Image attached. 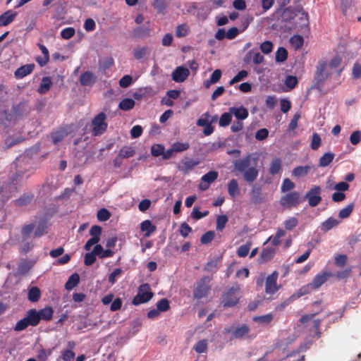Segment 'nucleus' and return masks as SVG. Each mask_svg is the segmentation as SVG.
<instances>
[{
    "mask_svg": "<svg viewBox=\"0 0 361 361\" xmlns=\"http://www.w3.org/2000/svg\"><path fill=\"white\" fill-rule=\"evenodd\" d=\"M189 32L188 26L185 24H182L178 25L176 30V35L178 37H185L188 35Z\"/></svg>",
    "mask_w": 361,
    "mask_h": 361,
    "instance_id": "obj_50",
    "label": "nucleus"
},
{
    "mask_svg": "<svg viewBox=\"0 0 361 361\" xmlns=\"http://www.w3.org/2000/svg\"><path fill=\"white\" fill-rule=\"evenodd\" d=\"M322 143V140L320 136L317 133H314L312 135V143H311V147L312 149L316 150L317 149Z\"/></svg>",
    "mask_w": 361,
    "mask_h": 361,
    "instance_id": "obj_61",
    "label": "nucleus"
},
{
    "mask_svg": "<svg viewBox=\"0 0 361 361\" xmlns=\"http://www.w3.org/2000/svg\"><path fill=\"white\" fill-rule=\"evenodd\" d=\"M228 194L232 197H235L240 192L239 186L235 179H232L228 184Z\"/></svg>",
    "mask_w": 361,
    "mask_h": 361,
    "instance_id": "obj_25",
    "label": "nucleus"
},
{
    "mask_svg": "<svg viewBox=\"0 0 361 361\" xmlns=\"http://www.w3.org/2000/svg\"><path fill=\"white\" fill-rule=\"evenodd\" d=\"M147 52V48L145 47H136L133 49V56L136 59H142Z\"/></svg>",
    "mask_w": 361,
    "mask_h": 361,
    "instance_id": "obj_49",
    "label": "nucleus"
},
{
    "mask_svg": "<svg viewBox=\"0 0 361 361\" xmlns=\"http://www.w3.org/2000/svg\"><path fill=\"white\" fill-rule=\"evenodd\" d=\"M122 273L123 270L121 269H115L109 276V282L111 284H114L116 281L117 279L121 275Z\"/></svg>",
    "mask_w": 361,
    "mask_h": 361,
    "instance_id": "obj_55",
    "label": "nucleus"
},
{
    "mask_svg": "<svg viewBox=\"0 0 361 361\" xmlns=\"http://www.w3.org/2000/svg\"><path fill=\"white\" fill-rule=\"evenodd\" d=\"M288 52L283 47H280L276 52V61L277 62H283L286 60Z\"/></svg>",
    "mask_w": 361,
    "mask_h": 361,
    "instance_id": "obj_44",
    "label": "nucleus"
},
{
    "mask_svg": "<svg viewBox=\"0 0 361 361\" xmlns=\"http://www.w3.org/2000/svg\"><path fill=\"white\" fill-rule=\"evenodd\" d=\"M310 166H300L295 168L292 174L296 178H301L305 176L310 171Z\"/></svg>",
    "mask_w": 361,
    "mask_h": 361,
    "instance_id": "obj_27",
    "label": "nucleus"
},
{
    "mask_svg": "<svg viewBox=\"0 0 361 361\" xmlns=\"http://www.w3.org/2000/svg\"><path fill=\"white\" fill-rule=\"evenodd\" d=\"M228 221V218L225 215L218 216L216 219V229L222 231Z\"/></svg>",
    "mask_w": 361,
    "mask_h": 361,
    "instance_id": "obj_57",
    "label": "nucleus"
},
{
    "mask_svg": "<svg viewBox=\"0 0 361 361\" xmlns=\"http://www.w3.org/2000/svg\"><path fill=\"white\" fill-rule=\"evenodd\" d=\"M281 169V161L280 159H274L270 165L269 172L270 173L274 175L278 173Z\"/></svg>",
    "mask_w": 361,
    "mask_h": 361,
    "instance_id": "obj_40",
    "label": "nucleus"
},
{
    "mask_svg": "<svg viewBox=\"0 0 361 361\" xmlns=\"http://www.w3.org/2000/svg\"><path fill=\"white\" fill-rule=\"evenodd\" d=\"M240 288L235 286L231 288L223 296L221 303L224 307L234 306L238 302V292Z\"/></svg>",
    "mask_w": 361,
    "mask_h": 361,
    "instance_id": "obj_7",
    "label": "nucleus"
},
{
    "mask_svg": "<svg viewBox=\"0 0 361 361\" xmlns=\"http://www.w3.org/2000/svg\"><path fill=\"white\" fill-rule=\"evenodd\" d=\"M34 247V244L31 238L26 239L22 238L20 243V250L22 252L27 253L30 251Z\"/></svg>",
    "mask_w": 361,
    "mask_h": 361,
    "instance_id": "obj_33",
    "label": "nucleus"
},
{
    "mask_svg": "<svg viewBox=\"0 0 361 361\" xmlns=\"http://www.w3.org/2000/svg\"><path fill=\"white\" fill-rule=\"evenodd\" d=\"M218 178V172L211 171L204 174L201 178V183L199 185V188L201 190H206L209 188L210 184Z\"/></svg>",
    "mask_w": 361,
    "mask_h": 361,
    "instance_id": "obj_13",
    "label": "nucleus"
},
{
    "mask_svg": "<svg viewBox=\"0 0 361 361\" xmlns=\"http://www.w3.org/2000/svg\"><path fill=\"white\" fill-rule=\"evenodd\" d=\"M35 228V225L34 224L25 225L21 231L22 238H25V240L31 238V235L34 232Z\"/></svg>",
    "mask_w": 361,
    "mask_h": 361,
    "instance_id": "obj_31",
    "label": "nucleus"
},
{
    "mask_svg": "<svg viewBox=\"0 0 361 361\" xmlns=\"http://www.w3.org/2000/svg\"><path fill=\"white\" fill-rule=\"evenodd\" d=\"M350 141L353 145H357L361 141V132L360 130L354 131L350 137Z\"/></svg>",
    "mask_w": 361,
    "mask_h": 361,
    "instance_id": "obj_62",
    "label": "nucleus"
},
{
    "mask_svg": "<svg viewBox=\"0 0 361 361\" xmlns=\"http://www.w3.org/2000/svg\"><path fill=\"white\" fill-rule=\"evenodd\" d=\"M195 350L198 353H204L207 349V343L205 340L200 341L195 346Z\"/></svg>",
    "mask_w": 361,
    "mask_h": 361,
    "instance_id": "obj_59",
    "label": "nucleus"
},
{
    "mask_svg": "<svg viewBox=\"0 0 361 361\" xmlns=\"http://www.w3.org/2000/svg\"><path fill=\"white\" fill-rule=\"evenodd\" d=\"M164 146L161 145H154L151 147V153L154 157L162 156L164 154Z\"/></svg>",
    "mask_w": 361,
    "mask_h": 361,
    "instance_id": "obj_60",
    "label": "nucleus"
},
{
    "mask_svg": "<svg viewBox=\"0 0 361 361\" xmlns=\"http://www.w3.org/2000/svg\"><path fill=\"white\" fill-rule=\"evenodd\" d=\"M278 276V272L274 271L271 275L267 276L265 283V292L267 294H274L279 290V286L276 283Z\"/></svg>",
    "mask_w": 361,
    "mask_h": 361,
    "instance_id": "obj_11",
    "label": "nucleus"
},
{
    "mask_svg": "<svg viewBox=\"0 0 361 361\" xmlns=\"http://www.w3.org/2000/svg\"><path fill=\"white\" fill-rule=\"evenodd\" d=\"M221 77V70H219V69L215 70L212 73V74L209 78V80H208L205 82L206 87H209L210 84H214V83L217 82L220 80Z\"/></svg>",
    "mask_w": 361,
    "mask_h": 361,
    "instance_id": "obj_41",
    "label": "nucleus"
},
{
    "mask_svg": "<svg viewBox=\"0 0 361 361\" xmlns=\"http://www.w3.org/2000/svg\"><path fill=\"white\" fill-rule=\"evenodd\" d=\"M303 38L300 35H294L290 39V42L291 45L295 49H298L300 48L303 44Z\"/></svg>",
    "mask_w": 361,
    "mask_h": 361,
    "instance_id": "obj_46",
    "label": "nucleus"
},
{
    "mask_svg": "<svg viewBox=\"0 0 361 361\" xmlns=\"http://www.w3.org/2000/svg\"><path fill=\"white\" fill-rule=\"evenodd\" d=\"M40 320H50L52 318L54 310L51 307H46L37 311Z\"/></svg>",
    "mask_w": 361,
    "mask_h": 361,
    "instance_id": "obj_28",
    "label": "nucleus"
},
{
    "mask_svg": "<svg viewBox=\"0 0 361 361\" xmlns=\"http://www.w3.org/2000/svg\"><path fill=\"white\" fill-rule=\"evenodd\" d=\"M231 114H230V111L224 113L219 119V126L221 127H226L227 126L231 121Z\"/></svg>",
    "mask_w": 361,
    "mask_h": 361,
    "instance_id": "obj_47",
    "label": "nucleus"
},
{
    "mask_svg": "<svg viewBox=\"0 0 361 361\" xmlns=\"http://www.w3.org/2000/svg\"><path fill=\"white\" fill-rule=\"evenodd\" d=\"M135 154V149L130 146H125L119 151L118 157L123 159L132 157Z\"/></svg>",
    "mask_w": 361,
    "mask_h": 361,
    "instance_id": "obj_30",
    "label": "nucleus"
},
{
    "mask_svg": "<svg viewBox=\"0 0 361 361\" xmlns=\"http://www.w3.org/2000/svg\"><path fill=\"white\" fill-rule=\"evenodd\" d=\"M52 85L51 78L49 77H44L42 80V82L37 90V92L42 94L47 92Z\"/></svg>",
    "mask_w": 361,
    "mask_h": 361,
    "instance_id": "obj_23",
    "label": "nucleus"
},
{
    "mask_svg": "<svg viewBox=\"0 0 361 361\" xmlns=\"http://www.w3.org/2000/svg\"><path fill=\"white\" fill-rule=\"evenodd\" d=\"M40 298V290L37 287H32L28 292V299L32 302H37Z\"/></svg>",
    "mask_w": 361,
    "mask_h": 361,
    "instance_id": "obj_39",
    "label": "nucleus"
},
{
    "mask_svg": "<svg viewBox=\"0 0 361 361\" xmlns=\"http://www.w3.org/2000/svg\"><path fill=\"white\" fill-rule=\"evenodd\" d=\"M274 318L272 314L269 313L262 316H257L253 318V320L257 323L268 324H269Z\"/></svg>",
    "mask_w": 361,
    "mask_h": 361,
    "instance_id": "obj_38",
    "label": "nucleus"
},
{
    "mask_svg": "<svg viewBox=\"0 0 361 361\" xmlns=\"http://www.w3.org/2000/svg\"><path fill=\"white\" fill-rule=\"evenodd\" d=\"M97 81V77L90 71H85L80 78V82L83 86H92Z\"/></svg>",
    "mask_w": 361,
    "mask_h": 361,
    "instance_id": "obj_15",
    "label": "nucleus"
},
{
    "mask_svg": "<svg viewBox=\"0 0 361 361\" xmlns=\"http://www.w3.org/2000/svg\"><path fill=\"white\" fill-rule=\"evenodd\" d=\"M154 293L151 291L150 286L148 283L141 285L138 288L137 294L133 300L134 305H139L151 300Z\"/></svg>",
    "mask_w": 361,
    "mask_h": 361,
    "instance_id": "obj_5",
    "label": "nucleus"
},
{
    "mask_svg": "<svg viewBox=\"0 0 361 361\" xmlns=\"http://www.w3.org/2000/svg\"><path fill=\"white\" fill-rule=\"evenodd\" d=\"M294 188L295 183L289 178H285L281 186V190L282 192H286L293 190Z\"/></svg>",
    "mask_w": 361,
    "mask_h": 361,
    "instance_id": "obj_45",
    "label": "nucleus"
},
{
    "mask_svg": "<svg viewBox=\"0 0 361 361\" xmlns=\"http://www.w3.org/2000/svg\"><path fill=\"white\" fill-rule=\"evenodd\" d=\"M298 221L295 217H290L284 221V226L287 230L291 231L297 226Z\"/></svg>",
    "mask_w": 361,
    "mask_h": 361,
    "instance_id": "obj_52",
    "label": "nucleus"
},
{
    "mask_svg": "<svg viewBox=\"0 0 361 361\" xmlns=\"http://www.w3.org/2000/svg\"><path fill=\"white\" fill-rule=\"evenodd\" d=\"M111 216V213L106 209H101L97 212V219L101 221H107Z\"/></svg>",
    "mask_w": 361,
    "mask_h": 361,
    "instance_id": "obj_54",
    "label": "nucleus"
},
{
    "mask_svg": "<svg viewBox=\"0 0 361 361\" xmlns=\"http://www.w3.org/2000/svg\"><path fill=\"white\" fill-rule=\"evenodd\" d=\"M249 327L246 325H242L240 326H231L224 329L225 334H232L233 338H244L247 337L249 333Z\"/></svg>",
    "mask_w": 361,
    "mask_h": 361,
    "instance_id": "obj_9",
    "label": "nucleus"
},
{
    "mask_svg": "<svg viewBox=\"0 0 361 361\" xmlns=\"http://www.w3.org/2000/svg\"><path fill=\"white\" fill-rule=\"evenodd\" d=\"M301 202L300 194L297 191L290 192L281 197L280 204L286 209L295 207Z\"/></svg>",
    "mask_w": 361,
    "mask_h": 361,
    "instance_id": "obj_6",
    "label": "nucleus"
},
{
    "mask_svg": "<svg viewBox=\"0 0 361 361\" xmlns=\"http://www.w3.org/2000/svg\"><path fill=\"white\" fill-rule=\"evenodd\" d=\"M75 35V29L73 27H67L63 29L61 32V35L62 38L65 39H68L71 38Z\"/></svg>",
    "mask_w": 361,
    "mask_h": 361,
    "instance_id": "obj_64",
    "label": "nucleus"
},
{
    "mask_svg": "<svg viewBox=\"0 0 361 361\" xmlns=\"http://www.w3.org/2000/svg\"><path fill=\"white\" fill-rule=\"evenodd\" d=\"M157 308L160 312H166L170 308L169 300L166 298H163L159 300L157 304Z\"/></svg>",
    "mask_w": 361,
    "mask_h": 361,
    "instance_id": "obj_56",
    "label": "nucleus"
},
{
    "mask_svg": "<svg viewBox=\"0 0 361 361\" xmlns=\"http://www.w3.org/2000/svg\"><path fill=\"white\" fill-rule=\"evenodd\" d=\"M342 63V58L339 56H334L330 61L329 68L335 73H337L339 76L343 71V68L341 67Z\"/></svg>",
    "mask_w": 361,
    "mask_h": 361,
    "instance_id": "obj_16",
    "label": "nucleus"
},
{
    "mask_svg": "<svg viewBox=\"0 0 361 361\" xmlns=\"http://www.w3.org/2000/svg\"><path fill=\"white\" fill-rule=\"evenodd\" d=\"M135 106V101L132 99L126 98L119 104V108L123 111H129Z\"/></svg>",
    "mask_w": 361,
    "mask_h": 361,
    "instance_id": "obj_35",
    "label": "nucleus"
},
{
    "mask_svg": "<svg viewBox=\"0 0 361 361\" xmlns=\"http://www.w3.org/2000/svg\"><path fill=\"white\" fill-rule=\"evenodd\" d=\"M321 190L319 186H314L305 195V198L307 199L311 207H316L322 201V197L320 196Z\"/></svg>",
    "mask_w": 361,
    "mask_h": 361,
    "instance_id": "obj_10",
    "label": "nucleus"
},
{
    "mask_svg": "<svg viewBox=\"0 0 361 361\" xmlns=\"http://www.w3.org/2000/svg\"><path fill=\"white\" fill-rule=\"evenodd\" d=\"M172 150H174L175 152H181L187 150L190 145L188 142H174L172 145Z\"/></svg>",
    "mask_w": 361,
    "mask_h": 361,
    "instance_id": "obj_42",
    "label": "nucleus"
},
{
    "mask_svg": "<svg viewBox=\"0 0 361 361\" xmlns=\"http://www.w3.org/2000/svg\"><path fill=\"white\" fill-rule=\"evenodd\" d=\"M250 247H251L250 243H247L245 245L240 246L237 250V254H238V257H246L249 253Z\"/></svg>",
    "mask_w": 361,
    "mask_h": 361,
    "instance_id": "obj_43",
    "label": "nucleus"
},
{
    "mask_svg": "<svg viewBox=\"0 0 361 361\" xmlns=\"http://www.w3.org/2000/svg\"><path fill=\"white\" fill-rule=\"evenodd\" d=\"M200 161L196 159H191L188 157H183L178 164V169L184 173H188L194 169L196 166L199 165Z\"/></svg>",
    "mask_w": 361,
    "mask_h": 361,
    "instance_id": "obj_8",
    "label": "nucleus"
},
{
    "mask_svg": "<svg viewBox=\"0 0 361 361\" xmlns=\"http://www.w3.org/2000/svg\"><path fill=\"white\" fill-rule=\"evenodd\" d=\"M211 277L204 276L197 282L193 293L194 297L195 298L201 299L207 296L211 289Z\"/></svg>",
    "mask_w": 361,
    "mask_h": 361,
    "instance_id": "obj_4",
    "label": "nucleus"
},
{
    "mask_svg": "<svg viewBox=\"0 0 361 361\" xmlns=\"http://www.w3.org/2000/svg\"><path fill=\"white\" fill-rule=\"evenodd\" d=\"M33 195L25 194L21 196L19 199L16 200V204L18 206H25L31 203L33 200Z\"/></svg>",
    "mask_w": 361,
    "mask_h": 361,
    "instance_id": "obj_32",
    "label": "nucleus"
},
{
    "mask_svg": "<svg viewBox=\"0 0 361 361\" xmlns=\"http://www.w3.org/2000/svg\"><path fill=\"white\" fill-rule=\"evenodd\" d=\"M314 290V289L312 287V284L308 283L301 287L295 293L291 295L290 299L299 298L305 295L310 293Z\"/></svg>",
    "mask_w": 361,
    "mask_h": 361,
    "instance_id": "obj_22",
    "label": "nucleus"
},
{
    "mask_svg": "<svg viewBox=\"0 0 361 361\" xmlns=\"http://www.w3.org/2000/svg\"><path fill=\"white\" fill-rule=\"evenodd\" d=\"M286 234V231L283 229H278L274 237H269L267 241L271 240V244L274 246H277L281 243V238L283 237Z\"/></svg>",
    "mask_w": 361,
    "mask_h": 361,
    "instance_id": "obj_34",
    "label": "nucleus"
},
{
    "mask_svg": "<svg viewBox=\"0 0 361 361\" xmlns=\"http://www.w3.org/2000/svg\"><path fill=\"white\" fill-rule=\"evenodd\" d=\"M106 115L101 112L94 117L91 123L92 133L94 136L101 135L107 128V123L106 122Z\"/></svg>",
    "mask_w": 361,
    "mask_h": 361,
    "instance_id": "obj_3",
    "label": "nucleus"
},
{
    "mask_svg": "<svg viewBox=\"0 0 361 361\" xmlns=\"http://www.w3.org/2000/svg\"><path fill=\"white\" fill-rule=\"evenodd\" d=\"M354 205L353 204H350L345 208L342 209L338 214V216L341 219H345L350 216L353 209Z\"/></svg>",
    "mask_w": 361,
    "mask_h": 361,
    "instance_id": "obj_51",
    "label": "nucleus"
},
{
    "mask_svg": "<svg viewBox=\"0 0 361 361\" xmlns=\"http://www.w3.org/2000/svg\"><path fill=\"white\" fill-rule=\"evenodd\" d=\"M35 68L34 64H27L18 68L15 72V76L17 78H23L25 76L30 74Z\"/></svg>",
    "mask_w": 361,
    "mask_h": 361,
    "instance_id": "obj_18",
    "label": "nucleus"
},
{
    "mask_svg": "<svg viewBox=\"0 0 361 361\" xmlns=\"http://www.w3.org/2000/svg\"><path fill=\"white\" fill-rule=\"evenodd\" d=\"M275 255V249L271 247L264 248L260 255L261 259L263 262L271 259Z\"/></svg>",
    "mask_w": 361,
    "mask_h": 361,
    "instance_id": "obj_24",
    "label": "nucleus"
},
{
    "mask_svg": "<svg viewBox=\"0 0 361 361\" xmlns=\"http://www.w3.org/2000/svg\"><path fill=\"white\" fill-rule=\"evenodd\" d=\"M80 281V276L78 274L75 273L72 274L68 279L65 284L66 290H71L75 288Z\"/></svg>",
    "mask_w": 361,
    "mask_h": 361,
    "instance_id": "obj_26",
    "label": "nucleus"
},
{
    "mask_svg": "<svg viewBox=\"0 0 361 361\" xmlns=\"http://www.w3.org/2000/svg\"><path fill=\"white\" fill-rule=\"evenodd\" d=\"M23 140L24 138L21 135L10 136L6 139L5 143L8 147H11L20 143Z\"/></svg>",
    "mask_w": 361,
    "mask_h": 361,
    "instance_id": "obj_36",
    "label": "nucleus"
},
{
    "mask_svg": "<svg viewBox=\"0 0 361 361\" xmlns=\"http://www.w3.org/2000/svg\"><path fill=\"white\" fill-rule=\"evenodd\" d=\"M25 317L29 322L30 326H37L40 321L38 312L34 309L30 310L27 312V315Z\"/></svg>",
    "mask_w": 361,
    "mask_h": 361,
    "instance_id": "obj_20",
    "label": "nucleus"
},
{
    "mask_svg": "<svg viewBox=\"0 0 361 361\" xmlns=\"http://www.w3.org/2000/svg\"><path fill=\"white\" fill-rule=\"evenodd\" d=\"M189 75V69L183 66H180L176 67L172 72L171 78L176 82H183L188 78Z\"/></svg>",
    "mask_w": 361,
    "mask_h": 361,
    "instance_id": "obj_12",
    "label": "nucleus"
},
{
    "mask_svg": "<svg viewBox=\"0 0 361 361\" xmlns=\"http://www.w3.org/2000/svg\"><path fill=\"white\" fill-rule=\"evenodd\" d=\"M30 325V324L29 322L27 321V318L24 317L23 319H20V321H18L16 323V324L14 327V330L16 331H20L24 330Z\"/></svg>",
    "mask_w": 361,
    "mask_h": 361,
    "instance_id": "obj_53",
    "label": "nucleus"
},
{
    "mask_svg": "<svg viewBox=\"0 0 361 361\" xmlns=\"http://www.w3.org/2000/svg\"><path fill=\"white\" fill-rule=\"evenodd\" d=\"M261 51L265 54H269L272 51L273 49V44L270 41H265L260 45Z\"/></svg>",
    "mask_w": 361,
    "mask_h": 361,
    "instance_id": "obj_58",
    "label": "nucleus"
},
{
    "mask_svg": "<svg viewBox=\"0 0 361 361\" xmlns=\"http://www.w3.org/2000/svg\"><path fill=\"white\" fill-rule=\"evenodd\" d=\"M334 154L331 152L325 153L320 159L319 165L321 167H326L333 161Z\"/></svg>",
    "mask_w": 361,
    "mask_h": 361,
    "instance_id": "obj_29",
    "label": "nucleus"
},
{
    "mask_svg": "<svg viewBox=\"0 0 361 361\" xmlns=\"http://www.w3.org/2000/svg\"><path fill=\"white\" fill-rule=\"evenodd\" d=\"M248 73L247 71L243 70L238 72V73L233 77V79H231L229 82L230 85H233L235 83L240 82V80H243L247 76Z\"/></svg>",
    "mask_w": 361,
    "mask_h": 361,
    "instance_id": "obj_48",
    "label": "nucleus"
},
{
    "mask_svg": "<svg viewBox=\"0 0 361 361\" xmlns=\"http://www.w3.org/2000/svg\"><path fill=\"white\" fill-rule=\"evenodd\" d=\"M334 73L329 68L328 63L324 61H319L316 67L314 78V87L320 90L325 81L329 79Z\"/></svg>",
    "mask_w": 361,
    "mask_h": 361,
    "instance_id": "obj_2",
    "label": "nucleus"
},
{
    "mask_svg": "<svg viewBox=\"0 0 361 361\" xmlns=\"http://www.w3.org/2000/svg\"><path fill=\"white\" fill-rule=\"evenodd\" d=\"M330 274L328 273H322L317 274L314 279L312 280V283H310L314 288V290L318 289L323 283H324L327 278L330 276Z\"/></svg>",
    "mask_w": 361,
    "mask_h": 361,
    "instance_id": "obj_19",
    "label": "nucleus"
},
{
    "mask_svg": "<svg viewBox=\"0 0 361 361\" xmlns=\"http://www.w3.org/2000/svg\"><path fill=\"white\" fill-rule=\"evenodd\" d=\"M251 161L252 156L249 154L233 162L234 169L242 173L245 180L249 183L254 182L259 174L256 164L252 165Z\"/></svg>",
    "mask_w": 361,
    "mask_h": 361,
    "instance_id": "obj_1",
    "label": "nucleus"
},
{
    "mask_svg": "<svg viewBox=\"0 0 361 361\" xmlns=\"http://www.w3.org/2000/svg\"><path fill=\"white\" fill-rule=\"evenodd\" d=\"M338 223L339 221L336 219L334 218H329L322 224V230L324 231H329L332 228L336 226Z\"/></svg>",
    "mask_w": 361,
    "mask_h": 361,
    "instance_id": "obj_37",
    "label": "nucleus"
},
{
    "mask_svg": "<svg viewBox=\"0 0 361 361\" xmlns=\"http://www.w3.org/2000/svg\"><path fill=\"white\" fill-rule=\"evenodd\" d=\"M140 229L145 232V237L148 238L156 231V226L149 220H145L142 222Z\"/></svg>",
    "mask_w": 361,
    "mask_h": 361,
    "instance_id": "obj_21",
    "label": "nucleus"
},
{
    "mask_svg": "<svg viewBox=\"0 0 361 361\" xmlns=\"http://www.w3.org/2000/svg\"><path fill=\"white\" fill-rule=\"evenodd\" d=\"M17 15L18 13L12 10H8L4 13L2 15L0 16V27L6 26L11 23H12L17 16Z\"/></svg>",
    "mask_w": 361,
    "mask_h": 361,
    "instance_id": "obj_14",
    "label": "nucleus"
},
{
    "mask_svg": "<svg viewBox=\"0 0 361 361\" xmlns=\"http://www.w3.org/2000/svg\"><path fill=\"white\" fill-rule=\"evenodd\" d=\"M229 111L231 115H234L238 120L245 119L248 116V111L243 106L231 107Z\"/></svg>",
    "mask_w": 361,
    "mask_h": 361,
    "instance_id": "obj_17",
    "label": "nucleus"
},
{
    "mask_svg": "<svg viewBox=\"0 0 361 361\" xmlns=\"http://www.w3.org/2000/svg\"><path fill=\"white\" fill-rule=\"evenodd\" d=\"M211 118L208 112L204 113L200 118L197 121V125L199 126L204 127L209 124V118Z\"/></svg>",
    "mask_w": 361,
    "mask_h": 361,
    "instance_id": "obj_63",
    "label": "nucleus"
}]
</instances>
